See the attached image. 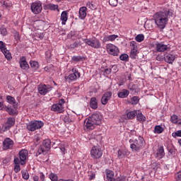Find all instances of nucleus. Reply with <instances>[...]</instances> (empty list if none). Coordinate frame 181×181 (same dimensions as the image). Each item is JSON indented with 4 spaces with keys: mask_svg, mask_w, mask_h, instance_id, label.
Masks as SVG:
<instances>
[{
    "mask_svg": "<svg viewBox=\"0 0 181 181\" xmlns=\"http://www.w3.org/2000/svg\"><path fill=\"white\" fill-rule=\"evenodd\" d=\"M173 15V12L169 9H163V11L156 12L153 16V18L158 29L163 30L169 22V16H172Z\"/></svg>",
    "mask_w": 181,
    "mask_h": 181,
    "instance_id": "obj_1",
    "label": "nucleus"
},
{
    "mask_svg": "<svg viewBox=\"0 0 181 181\" xmlns=\"http://www.w3.org/2000/svg\"><path fill=\"white\" fill-rule=\"evenodd\" d=\"M101 124H103V116L100 113L95 112L85 119L84 127L86 129L92 131V129L95 128V125H101Z\"/></svg>",
    "mask_w": 181,
    "mask_h": 181,
    "instance_id": "obj_2",
    "label": "nucleus"
},
{
    "mask_svg": "<svg viewBox=\"0 0 181 181\" xmlns=\"http://www.w3.org/2000/svg\"><path fill=\"white\" fill-rule=\"evenodd\" d=\"M129 142L130 144V149H132V152H139L145 148V139L141 136L136 139H129Z\"/></svg>",
    "mask_w": 181,
    "mask_h": 181,
    "instance_id": "obj_3",
    "label": "nucleus"
},
{
    "mask_svg": "<svg viewBox=\"0 0 181 181\" xmlns=\"http://www.w3.org/2000/svg\"><path fill=\"white\" fill-rule=\"evenodd\" d=\"M43 125H45V123L42 121L33 120L27 124V129L31 132H34L36 129H40V128H42Z\"/></svg>",
    "mask_w": 181,
    "mask_h": 181,
    "instance_id": "obj_4",
    "label": "nucleus"
},
{
    "mask_svg": "<svg viewBox=\"0 0 181 181\" xmlns=\"http://www.w3.org/2000/svg\"><path fill=\"white\" fill-rule=\"evenodd\" d=\"M52 142L49 139L44 140L42 142V145L40 146L38 148V155H46L49 151H50Z\"/></svg>",
    "mask_w": 181,
    "mask_h": 181,
    "instance_id": "obj_5",
    "label": "nucleus"
},
{
    "mask_svg": "<svg viewBox=\"0 0 181 181\" xmlns=\"http://www.w3.org/2000/svg\"><path fill=\"white\" fill-rule=\"evenodd\" d=\"M83 40L86 45H88V46H90L93 49H100L101 47V42L95 37L94 39L86 38L83 39Z\"/></svg>",
    "mask_w": 181,
    "mask_h": 181,
    "instance_id": "obj_6",
    "label": "nucleus"
},
{
    "mask_svg": "<svg viewBox=\"0 0 181 181\" xmlns=\"http://www.w3.org/2000/svg\"><path fill=\"white\" fill-rule=\"evenodd\" d=\"M31 12L34 15H39L43 11V6H42V1H35L31 4L30 6Z\"/></svg>",
    "mask_w": 181,
    "mask_h": 181,
    "instance_id": "obj_7",
    "label": "nucleus"
},
{
    "mask_svg": "<svg viewBox=\"0 0 181 181\" xmlns=\"http://www.w3.org/2000/svg\"><path fill=\"white\" fill-rule=\"evenodd\" d=\"M64 99L62 98L58 101V103L54 104L51 107V111L62 114L64 111Z\"/></svg>",
    "mask_w": 181,
    "mask_h": 181,
    "instance_id": "obj_8",
    "label": "nucleus"
},
{
    "mask_svg": "<svg viewBox=\"0 0 181 181\" xmlns=\"http://www.w3.org/2000/svg\"><path fill=\"white\" fill-rule=\"evenodd\" d=\"M90 156L93 159H100L103 156V150L97 146H93L90 150Z\"/></svg>",
    "mask_w": 181,
    "mask_h": 181,
    "instance_id": "obj_9",
    "label": "nucleus"
},
{
    "mask_svg": "<svg viewBox=\"0 0 181 181\" xmlns=\"http://www.w3.org/2000/svg\"><path fill=\"white\" fill-rule=\"evenodd\" d=\"M0 50L4 54L7 60H11V59H12V54H11V52L6 49V44L2 41H0Z\"/></svg>",
    "mask_w": 181,
    "mask_h": 181,
    "instance_id": "obj_10",
    "label": "nucleus"
},
{
    "mask_svg": "<svg viewBox=\"0 0 181 181\" xmlns=\"http://www.w3.org/2000/svg\"><path fill=\"white\" fill-rule=\"evenodd\" d=\"M52 89L53 88L49 85L40 84L38 86V93H40L41 95H46V94L50 93Z\"/></svg>",
    "mask_w": 181,
    "mask_h": 181,
    "instance_id": "obj_11",
    "label": "nucleus"
},
{
    "mask_svg": "<svg viewBox=\"0 0 181 181\" xmlns=\"http://www.w3.org/2000/svg\"><path fill=\"white\" fill-rule=\"evenodd\" d=\"M13 125H15V118L8 117L6 122L3 124L2 129L4 132L5 131H9Z\"/></svg>",
    "mask_w": 181,
    "mask_h": 181,
    "instance_id": "obj_12",
    "label": "nucleus"
},
{
    "mask_svg": "<svg viewBox=\"0 0 181 181\" xmlns=\"http://www.w3.org/2000/svg\"><path fill=\"white\" fill-rule=\"evenodd\" d=\"M15 143L11 138H6L3 141V149L4 151H8V149H12Z\"/></svg>",
    "mask_w": 181,
    "mask_h": 181,
    "instance_id": "obj_13",
    "label": "nucleus"
},
{
    "mask_svg": "<svg viewBox=\"0 0 181 181\" xmlns=\"http://www.w3.org/2000/svg\"><path fill=\"white\" fill-rule=\"evenodd\" d=\"M29 155V153L28 150L23 149L19 152V158L21 160V165H26V158H28V156Z\"/></svg>",
    "mask_w": 181,
    "mask_h": 181,
    "instance_id": "obj_14",
    "label": "nucleus"
},
{
    "mask_svg": "<svg viewBox=\"0 0 181 181\" xmlns=\"http://www.w3.org/2000/svg\"><path fill=\"white\" fill-rule=\"evenodd\" d=\"M112 95V93L111 92H105L102 98H101V103L103 105H107L108 104V101H110V98H111Z\"/></svg>",
    "mask_w": 181,
    "mask_h": 181,
    "instance_id": "obj_15",
    "label": "nucleus"
},
{
    "mask_svg": "<svg viewBox=\"0 0 181 181\" xmlns=\"http://www.w3.org/2000/svg\"><path fill=\"white\" fill-rule=\"evenodd\" d=\"M156 46V50L157 52H166V50H168V49H169V47L165 44H163V42H156L155 44Z\"/></svg>",
    "mask_w": 181,
    "mask_h": 181,
    "instance_id": "obj_16",
    "label": "nucleus"
},
{
    "mask_svg": "<svg viewBox=\"0 0 181 181\" xmlns=\"http://www.w3.org/2000/svg\"><path fill=\"white\" fill-rule=\"evenodd\" d=\"M176 59V56L175 54H165L164 56V60L166 63H168L169 64H172L173 62H175V59Z\"/></svg>",
    "mask_w": 181,
    "mask_h": 181,
    "instance_id": "obj_17",
    "label": "nucleus"
},
{
    "mask_svg": "<svg viewBox=\"0 0 181 181\" xmlns=\"http://www.w3.org/2000/svg\"><path fill=\"white\" fill-rule=\"evenodd\" d=\"M79 16L78 18L79 19L84 20L86 19L87 16V7L86 6H82L79 8Z\"/></svg>",
    "mask_w": 181,
    "mask_h": 181,
    "instance_id": "obj_18",
    "label": "nucleus"
},
{
    "mask_svg": "<svg viewBox=\"0 0 181 181\" xmlns=\"http://www.w3.org/2000/svg\"><path fill=\"white\" fill-rule=\"evenodd\" d=\"M18 107L12 108L11 106H6L5 111L8 112L9 115H18Z\"/></svg>",
    "mask_w": 181,
    "mask_h": 181,
    "instance_id": "obj_19",
    "label": "nucleus"
},
{
    "mask_svg": "<svg viewBox=\"0 0 181 181\" xmlns=\"http://www.w3.org/2000/svg\"><path fill=\"white\" fill-rule=\"evenodd\" d=\"M20 67L23 70H28L29 69V64H28V62H26V57H23L20 59Z\"/></svg>",
    "mask_w": 181,
    "mask_h": 181,
    "instance_id": "obj_20",
    "label": "nucleus"
},
{
    "mask_svg": "<svg viewBox=\"0 0 181 181\" xmlns=\"http://www.w3.org/2000/svg\"><path fill=\"white\" fill-rule=\"evenodd\" d=\"M60 19L62 21V25H66V22L69 20V11H64L61 13Z\"/></svg>",
    "mask_w": 181,
    "mask_h": 181,
    "instance_id": "obj_21",
    "label": "nucleus"
},
{
    "mask_svg": "<svg viewBox=\"0 0 181 181\" xmlns=\"http://www.w3.org/2000/svg\"><path fill=\"white\" fill-rule=\"evenodd\" d=\"M6 101L8 103V104L13 105V108H18V103H16V100H15V98L11 95H7Z\"/></svg>",
    "mask_w": 181,
    "mask_h": 181,
    "instance_id": "obj_22",
    "label": "nucleus"
},
{
    "mask_svg": "<svg viewBox=\"0 0 181 181\" xmlns=\"http://www.w3.org/2000/svg\"><path fill=\"white\" fill-rule=\"evenodd\" d=\"M165 156V150L163 149V146H160L156 153V158H158L159 159H162Z\"/></svg>",
    "mask_w": 181,
    "mask_h": 181,
    "instance_id": "obj_23",
    "label": "nucleus"
},
{
    "mask_svg": "<svg viewBox=\"0 0 181 181\" xmlns=\"http://www.w3.org/2000/svg\"><path fill=\"white\" fill-rule=\"evenodd\" d=\"M136 120L139 121V122H145L146 121V117L141 112V111L137 110V114L136 115Z\"/></svg>",
    "mask_w": 181,
    "mask_h": 181,
    "instance_id": "obj_24",
    "label": "nucleus"
},
{
    "mask_svg": "<svg viewBox=\"0 0 181 181\" xmlns=\"http://www.w3.org/2000/svg\"><path fill=\"white\" fill-rule=\"evenodd\" d=\"M90 107L93 110H97L98 108V103L96 98H91L90 101Z\"/></svg>",
    "mask_w": 181,
    "mask_h": 181,
    "instance_id": "obj_25",
    "label": "nucleus"
},
{
    "mask_svg": "<svg viewBox=\"0 0 181 181\" xmlns=\"http://www.w3.org/2000/svg\"><path fill=\"white\" fill-rule=\"evenodd\" d=\"M107 181H114V171L111 170H106Z\"/></svg>",
    "mask_w": 181,
    "mask_h": 181,
    "instance_id": "obj_26",
    "label": "nucleus"
},
{
    "mask_svg": "<svg viewBox=\"0 0 181 181\" xmlns=\"http://www.w3.org/2000/svg\"><path fill=\"white\" fill-rule=\"evenodd\" d=\"M65 81H67L68 83H71V81H76L77 78H78L76 75L73 74H70L68 76H65Z\"/></svg>",
    "mask_w": 181,
    "mask_h": 181,
    "instance_id": "obj_27",
    "label": "nucleus"
},
{
    "mask_svg": "<svg viewBox=\"0 0 181 181\" xmlns=\"http://www.w3.org/2000/svg\"><path fill=\"white\" fill-rule=\"evenodd\" d=\"M138 113V110H132L127 113V119H134L135 117H136V114Z\"/></svg>",
    "mask_w": 181,
    "mask_h": 181,
    "instance_id": "obj_28",
    "label": "nucleus"
},
{
    "mask_svg": "<svg viewBox=\"0 0 181 181\" xmlns=\"http://www.w3.org/2000/svg\"><path fill=\"white\" fill-rule=\"evenodd\" d=\"M128 95H129V90L127 89H123L122 92L118 93V97H119V98H127Z\"/></svg>",
    "mask_w": 181,
    "mask_h": 181,
    "instance_id": "obj_29",
    "label": "nucleus"
},
{
    "mask_svg": "<svg viewBox=\"0 0 181 181\" xmlns=\"http://www.w3.org/2000/svg\"><path fill=\"white\" fill-rule=\"evenodd\" d=\"M1 5L4 8H6V9H11V8H12V1L9 0H6L1 2Z\"/></svg>",
    "mask_w": 181,
    "mask_h": 181,
    "instance_id": "obj_30",
    "label": "nucleus"
},
{
    "mask_svg": "<svg viewBox=\"0 0 181 181\" xmlns=\"http://www.w3.org/2000/svg\"><path fill=\"white\" fill-rule=\"evenodd\" d=\"M106 50L109 54L114 55V45L112 44H107L106 45Z\"/></svg>",
    "mask_w": 181,
    "mask_h": 181,
    "instance_id": "obj_31",
    "label": "nucleus"
},
{
    "mask_svg": "<svg viewBox=\"0 0 181 181\" xmlns=\"http://www.w3.org/2000/svg\"><path fill=\"white\" fill-rule=\"evenodd\" d=\"M165 131V129L162 127L160 125H156L154 128V134H162Z\"/></svg>",
    "mask_w": 181,
    "mask_h": 181,
    "instance_id": "obj_32",
    "label": "nucleus"
},
{
    "mask_svg": "<svg viewBox=\"0 0 181 181\" xmlns=\"http://www.w3.org/2000/svg\"><path fill=\"white\" fill-rule=\"evenodd\" d=\"M117 156L119 159H122V158H125L127 155V152L125 150H119L117 152Z\"/></svg>",
    "mask_w": 181,
    "mask_h": 181,
    "instance_id": "obj_33",
    "label": "nucleus"
},
{
    "mask_svg": "<svg viewBox=\"0 0 181 181\" xmlns=\"http://www.w3.org/2000/svg\"><path fill=\"white\" fill-rule=\"evenodd\" d=\"M113 40H114V35H105L103 40L104 43H105V42H113Z\"/></svg>",
    "mask_w": 181,
    "mask_h": 181,
    "instance_id": "obj_34",
    "label": "nucleus"
},
{
    "mask_svg": "<svg viewBox=\"0 0 181 181\" xmlns=\"http://www.w3.org/2000/svg\"><path fill=\"white\" fill-rule=\"evenodd\" d=\"M78 46H81V41H76L75 42L69 45V49H76L78 47Z\"/></svg>",
    "mask_w": 181,
    "mask_h": 181,
    "instance_id": "obj_35",
    "label": "nucleus"
},
{
    "mask_svg": "<svg viewBox=\"0 0 181 181\" xmlns=\"http://www.w3.org/2000/svg\"><path fill=\"white\" fill-rule=\"evenodd\" d=\"M144 39L145 36L143 34H139L135 37L136 42H138L139 43H141V42H144Z\"/></svg>",
    "mask_w": 181,
    "mask_h": 181,
    "instance_id": "obj_36",
    "label": "nucleus"
},
{
    "mask_svg": "<svg viewBox=\"0 0 181 181\" xmlns=\"http://www.w3.org/2000/svg\"><path fill=\"white\" fill-rule=\"evenodd\" d=\"M138 54V49H132L130 53L131 59H136V55Z\"/></svg>",
    "mask_w": 181,
    "mask_h": 181,
    "instance_id": "obj_37",
    "label": "nucleus"
},
{
    "mask_svg": "<svg viewBox=\"0 0 181 181\" xmlns=\"http://www.w3.org/2000/svg\"><path fill=\"white\" fill-rule=\"evenodd\" d=\"M139 103V98L137 96H134L131 98V104L132 105H136Z\"/></svg>",
    "mask_w": 181,
    "mask_h": 181,
    "instance_id": "obj_38",
    "label": "nucleus"
},
{
    "mask_svg": "<svg viewBox=\"0 0 181 181\" xmlns=\"http://www.w3.org/2000/svg\"><path fill=\"white\" fill-rule=\"evenodd\" d=\"M72 74H74V76H76V77L78 78H80L81 74H80V72L78 71V69H77V68H73L71 69Z\"/></svg>",
    "mask_w": 181,
    "mask_h": 181,
    "instance_id": "obj_39",
    "label": "nucleus"
},
{
    "mask_svg": "<svg viewBox=\"0 0 181 181\" xmlns=\"http://www.w3.org/2000/svg\"><path fill=\"white\" fill-rule=\"evenodd\" d=\"M23 179H25V180H28L29 179L30 175L28 170H23L21 171Z\"/></svg>",
    "mask_w": 181,
    "mask_h": 181,
    "instance_id": "obj_40",
    "label": "nucleus"
},
{
    "mask_svg": "<svg viewBox=\"0 0 181 181\" xmlns=\"http://www.w3.org/2000/svg\"><path fill=\"white\" fill-rule=\"evenodd\" d=\"M48 8L51 11H56V9H57V11H59V5L49 4H48Z\"/></svg>",
    "mask_w": 181,
    "mask_h": 181,
    "instance_id": "obj_41",
    "label": "nucleus"
},
{
    "mask_svg": "<svg viewBox=\"0 0 181 181\" xmlns=\"http://www.w3.org/2000/svg\"><path fill=\"white\" fill-rule=\"evenodd\" d=\"M0 32L1 35H2L3 36H6L8 35V31L4 25L0 28Z\"/></svg>",
    "mask_w": 181,
    "mask_h": 181,
    "instance_id": "obj_42",
    "label": "nucleus"
},
{
    "mask_svg": "<svg viewBox=\"0 0 181 181\" xmlns=\"http://www.w3.org/2000/svg\"><path fill=\"white\" fill-rule=\"evenodd\" d=\"M30 64L32 69H37L39 67V63L35 61H30Z\"/></svg>",
    "mask_w": 181,
    "mask_h": 181,
    "instance_id": "obj_43",
    "label": "nucleus"
},
{
    "mask_svg": "<svg viewBox=\"0 0 181 181\" xmlns=\"http://www.w3.org/2000/svg\"><path fill=\"white\" fill-rule=\"evenodd\" d=\"M119 59L123 62H128L129 56L127 54H122L120 55Z\"/></svg>",
    "mask_w": 181,
    "mask_h": 181,
    "instance_id": "obj_44",
    "label": "nucleus"
},
{
    "mask_svg": "<svg viewBox=\"0 0 181 181\" xmlns=\"http://www.w3.org/2000/svg\"><path fill=\"white\" fill-rule=\"evenodd\" d=\"M83 57L81 56H74L71 58V60H73V62H81V60H83Z\"/></svg>",
    "mask_w": 181,
    "mask_h": 181,
    "instance_id": "obj_45",
    "label": "nucleus"
},
{
    "mask_svg": "<svg viewBox=\"0 0 181 181\" xmlns=\"http://www.w3.org/2000/svg\"><path fill=\"white\" fill-rule=\"evenodd\" d=\"M177 119H178V117H177V115H173L170 117V121L171 122H173V124H176L177 122Z\"/></svg>",
    "mask_w": 181,
    "mask_h": 181,
    "instance_id": "obj_46",
    "label": "nucleus"
},
{
    "mask_svg": "<svg viewBox=\"0 0 181 181\" xmlns=\"http://www.w3.org/2000/svg\"><path fill=\"white\" fill-rule=\"evenodd\" d=\"M88 176L89 177V180H93L95 179V173L93 171L88 172Z\"/></svg>",
    "mask_w": 181,
    "mask_h": 181,
    "instance_id": "obj_47",
    "label": "nucleus"
},
{
    "mask_svg": "<svg viewBox=\"0 0 181 181\" xmlns=\"http://www.w3.org/2000/svg\"><path fill=\"white\" fill-rule=\"evenodd\" d=\"M130 46L132 49H138V44L135 41L130 42Z\"/></svg>",
    "mask_w": 181,
    "mask_h": 181,
    "instance_id": "obj_48",
    "label": "nucleus"
},
{
    "mask_svg": "<svg viewBox=\"0 0 181 181\" xmlns=\"http://www.w3.org/2000/svg\"><path fill=\"white\" fill-rule=\"evenodd\" d=\"M175 181H181V171H179L175 174Z\"/></svg>",
    "mask_w": 181,
    "mask_h": 181,
    "instance_id": "obj_49",
    "label": "nucleus"
},
{
    "mask_svg": "<svg viewBox=\"0 0 181 181\" xmlns=\"http://www.w3.org/2000/svg\"><path fill=\"white\" fill-rule=\"evenodd\" d=\"M172 136H173V138H176V136H180L181 137V130H178L175 132H173L172 134Z\"/></svg>",
    "mask_w": 181,
    "mask_h": 181,
    "instance_id": "obj_50",
    "label": "nucleus"
},
{
    "mask_svg": "<svg viewBox=\"0 0 181 181\" xmlns=\"http://www.w3.org/2000/svg\"><path fill=\"white\" fill-rule=\"evenodd\" d=\"M86 6H88V8H89V9H95V6H94V4H93V2L91 1H88L86 4Z\"/></svg>",
    "mask_w": 181,
    "mask_h": 181,
    "instance_id": "obj_51",
    "label": "nucleus"
},
{
    "mask_svg": "<svg viewBox=\"0 0 181 181\" xmlns=\"http://www.w3.org/2000/svg\"><path fill=\"white\" fill-rule=\"evenodd\" d=\"M135 88H136L135 84L129 83L128 85V89L130 90L131 91H134Z\"/></svg>",
    "mask_w": 181,
    "mask_h": 181,
    "instance_id": "obj_52",
    "label": "nucleus"
},
{
    "mask_svg": "<svg viewBox=\"0 0 181 181\" xmlns=\"http://www.w3.org/2000/svg\"><path fill=\"white\" fill-rule=\"evenodd\" d=\"M94 139H96L98 142H101V140L103 139V136H101L100 134H98L95 136Z\"/></svg>",
    "mask_w": 181,
    "mask_h": 181,
    "instance_id": "obj_53",
    "label": "nucleus"
},
{
    "mask_svg": "<svg viewBox=\"0 0 181 181\" xmlns=\"http://www.w3.org/2000/svg\"><path fill=\"white\" fill-rule=\"evenodd\" d=\"M119 54V49L117 47H114V56H118Z\"/></svg>",
    "mask_w": 181,
    "mask_h": 181,
    "instance_id": "obj_54",
    "label": "nucleus"
},
{
    "mask_svg": "<svg viewBox=\"0 0 181 181\" xmlns=\"http://www.w3.org/2000/svg\"><path fill=\"white\" fill-rule=\"evenodd\" d=\"M21 171V166L19 165H15L14 166V172L18 173V172Z\"/></svg>",
    "mask_w": 181,
    "mask_h": 181,
    "instance_id": "obj_55",
    "label": "nucleus"
},
{
    "mask_svg": "<svg viewBox=\"0 0 181 181\" xmlns=\"http://www.w3.org/2000/svg\"><path fill=\"white\" fill-rule=\"evenodd\" d=\"M14 39L15 40H19V39H21V37H19V33H18V31H16L14 33Z\"/></svg>",
    "mask_w": 181,
    "mask_h": 181,
    "instance_id": "obj_56",
    "label": "nucleus"
},
{
    "mask_svg": "<svg viewBox=\"0 0 181 181\" xmlns=\"http://www.w3.org/2000/svg\"><path fill=\"white\" fill-rule=\"evenodd\" d=\"M13 162L15 165H19L21 163V158H15Z\"/></svg>",
    "mask_w": 181,
    "mask_h": 181,
    "instance_id": "obj_57",
    "label": "nucleus"
},
{
    "mask_svg": "<svg viewBox=\"0 0 181 181\" xmlns=\"http://www.w3.org/2000/svg\"><path fill=\"white\" fill-rule=\"evenodd\" d=\"M64 121L65 122H70V118L69 117V115H66L64 117Z\"/></svg>",
    "mask_w": 181,
    "mask_h": 181,
    "instance_id": "obj_58",
    "label": "nucleus"
},
{
    "mask_svg": "<svg viewBox=\"0 0 181 181\" xmlns=\"http://www.w3.org/2000/svg\"><path fill=\"white\" fill-rule=\"evenodd\" d=\"M156 60H158V62H163V57L158 55L156 57Z\"/></svg>",
    "mask_w": 181,
    "mask_h": 181,
    "instance_id": "obj_59",
    "label": "nucleus"
},
{
    "mask_svg": "<svg viewBox=\"0 0 181 181\" xmlns=\"http://www.w3.org/2000/svg\"><path fill=\"white\" fill-rule=\"evenodd\" d=\"M40 180L45 181V174H43V173H40Z\"/></svg>",
    "mask_w": 181,
    "mask_h": 181,
    "instance_id": "obj_60",
    "label": "nucleus"
},
{
    "mask_svg": "<svg viewBox=\"0 0 181 181\" xmlns=\"http://www.w3.org/2000/svg\"><path fill=\"white\" fill-rule=\"evenodd\" d=\"M60 150H61V151L62 152V153H63L64 155L66 153V152H67V151H66V148H64L63 146H61Z\"/></svg>",
    "mask_w": 181,
    "mask_h": 181,
    "instance_id": "obj_61",
    "label": "nucleus"
},
{
    "mask_svg": "<svg viewBox=\"0 0 181 181\" xmlns=\"http://www.w3.org/2000/svg\"><path fill=\"white\" fill-rule=\"evenodd\" d=\"M5 110V105H4V102H0V111H2V110Z\"/></svg>",
    "mask_w": 181,
    "mask_h": 181,
    "instance_id": "obj_62",
    "label": "nucleus"
},
{
    "mask_svg": "<svg viewBox=\"0 0 181 181\" xmlns=\"http://www.w3.org/2000/svg\"><path fill=\"white\" fill-rule=\"evenodd\" d=\"M36 36L38 37V39H40V40H42V39L45 37V35H43V34H37L36 35Z\"/></svg>",
    "mask_w": 181,
    "mask_h": 181,
    "instance_id": "obj_63",
    "label": "nucleus"
},
{
    "mask_svg": "<svg viewBox=\"0 0 181 181\" xmlns=\"http://www.w3.org/2000/svg\"><path fill=\"white\" fill-rule=\"evenodd\" d=\"M115 181H125V180H124V177H120L117 178Z\"/></svg>",
    "mask_w": 181,
    "mask_h": 181,
    "instance_id": "obj_64",
    "label": "nucleus"
}]
</instances>
